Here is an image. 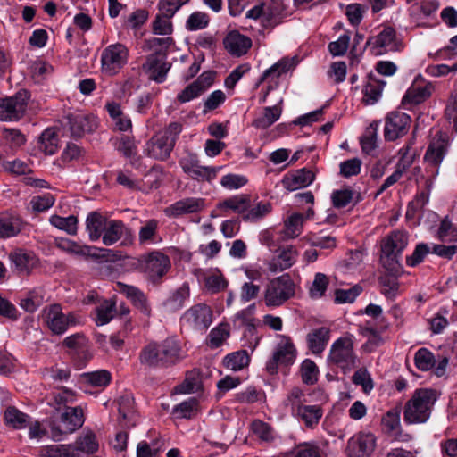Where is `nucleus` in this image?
Instances as JSON below:
<instances>
[{
  "instance_id": "4d7b16f0",
  "label": "nucleus",
  "mask_w": 457,
  "mask_h": 457,
  "mask_svg": "<svg viewBox=\"0 0 457 457\" xmlns=\"http://www.w3.org/2000/svg\"><path fill=\"white\" fill-rule=\"evenodd\" d=\"M300 371L304 384L313 385L318 381L319 368L313 361L305 359L301 364Z\"/></svg>"
},
{
  "instance_id": "9d476101",
  "label": "nucleus",
  "mask_w": 457,
  "mask_h": 457,
  "mask_svg": "<svg viewBox=\"0 0 457 457\" xmlns=\"http://www.w3.org/2000/svg\"><path fill=\"white\" fill-rule=\"evenodd\" d=\"M30 93L20 90L14 96L0 99V120H18L25 113Z\"/></svg>"
},
{
  "instance_id": "052dcab7",
  "label": "nucleus",
  "mask_w": 457,
  "mask_h": 457,
  "mask_svg": "<svg viewBox=\"0 0 457 457\" xmlns=\"http://www.w3.org/2000/svg\"><path fill=\"white\" fill-rule=\"evenodd\" d=\"M401 410L398 407L389 410L382 417L381 423L387 433H393L401 428Z\"/></svg>"
},
{
  "instance_id": "a878e982",
  "label": "nucleus",
  "mask_w": 457,
  "mask_h": 457,
  "mask_svg": "<svg viewBox=\"0 0 457 457\" xmlns=\"http://www.w3.org/2000/svg\"><path fill=\"white\" fill-rule=\"evenodd\" d=\"M225 49L232 55L241 56L252 46V40L238 31H230L223 40Z\"/></svg>"
},
{
  "instance_id": "bb28decb",
  "label": "nucleus",
  "mask_w": 457,
  "mask_h": 457,
  "mask_svg": "<svg viewBox=\"0 0 457 457\" xmlns=\"http://www.w3.org/2000/svg\"><path fill=\"white\" fill-rule=\"evenodd\" d=\"M112 381V374L106 370H98L92 372H85L79 377V383L86 393L92 394L87 386L97 387L100 390L104 389Z\"/></svg>"
},
{
  "instance_id": "aec40b11",
  "label": "nucleus",
  "mask_w": 457,
  "mask_h": 457,
  "mask_svg": "<svg viewBox=\"0 0 457 457\" xmlns=\"http://www.w3.org/2000/svg\"><path fill=\"white\" fill-rule=\"evenodd\" d=\"M448 151L447 140L442 138H434L428 145L425 155V162L435 170H431L433 178H436L439 172V166L445 157Z\"/></svg>"
},
{
  "instance_id": "2eb2a0df",
  "label": "nucleus",
  "mask_w": 457,
  "mask_h": 457,
  "mask_svg": "<svg viewBox=\"0 0 457 457\" xmlns=\"http://www.w3.org/2000/svg\"><path fill=\"white\" fill-rule=\"evenodd\" d=\"M64 119L63 126L69 129L73 138L82 137L87 133H92L97 128V120L94 115L71 113Z\"/></svg>"
},
{
  "instance_id": "72a5a7b5",
  "label": "nucleus",
  "mask_w": 457,
  "mask_h": 457,
  "mask_svg": "<svg viewBox=\"0 0 457 457\" xmlns=\"http://www.w3.org/2000/svg\"><path fill=\"white\" fill-rule=\"evenodd\" d=\"M189 285L187 283H183L165 300L163 303L165 309L170 312H175L180 310L185 305V302L189 298Z\"/></svg>"
},
{
  "instance_id": "412c9836",
  "label": "nucleus",
  "mask_w": 457,
  "mask_h": 457,
  "mask_svg": "<svg viewBox=\"0 0 457 457\" xmlns=\"http://www.w3.org/2000/svg\"><path fill=\"white\" fill-rule=\"evenodd\" d=\"M432 89L433 86L430 82H424L420 76H418L403 96L402 104L404 106L420 104L431 96Z\"/></svg>"
},
{
  "instance_id": "8fccbe9b",
  "label": "nucleus",
  "mask_w": 457,
  "mask_h": 457,
  "mask_svg": "<svg viewBox=\"0 0 457 457\" xmlns=\"http://www.w3.org/2000/svg\"><path fill=\"white\" fill-rule=\"evenodd\" d=\"M355 196V203H358L361 200L360 194L351 188H344L334 191L331 195V200L336 208H344L347 206Z\"/></svg>"
},
{
  "instance_id": "c756f323",
  "label": "nucleus",
  "mask_w": 457,
  "mask_h": 457,
  "mask_svg": "<svg viewBox=\"0 0 457 457\" xmlns=\"http://www.w3.org/2000/svg\"><path fill=\"white\" fill-rule=\"evenodd\" d=\"M24 227L22 220L15 215L3 213L0 215V238L17 236Z\"/></svg>"
},
{
  "instance_id": "e2e57ef3",
  "label": "nucleus",
  "mask_w": 457,
  "mask_h": 457,
  "mask_svg": "<svg viewBox=\"0 0 457 457\" xmlns=\"http://www.w3.org/2000/svg\"><path fill=\"white\" fill-rule=\"evenodd\" d=\"M158 221L156 220H149L140 228L138 233V240L141 244L154 243L157 235Z\"/></svg>"
},
{
  "instance_id": "0e129e2a",
  "label": "nucleus",
  "mask_w": 457,
  "mask_h": 457,
  "mask_svg": "<svg viewBox=\"0 0 457 457\" xmlns=\"http://www.w3.org/2000/svg\"><path fill=\"white\" fill-rule=\"evenodd\" d=\"M361 286L355 285L348 289H337L335 291V303H352L356 297L361 293Z\"/></svg>"
},
{
  "instance_id": "5701e85b",
  "label": "nucleus",
  "mask_w": 457,
  "mask_h": 457,
  "mask_svg": "<svg viewBox=\"0 0 457 457\" xmlns=\"http://www.w3.org/2000/svg\"><path fill=\"white\" fill-rule=\"evenodd\" d=\"M376 440L372 434H362L349 440L348 457H369L374 451Z\"/></svg>"
},
{
  "instance_id": "b1692460",
  "label": "nucleus",
  "mask_w": 457,
  "mask_h": 457,
  "mask_svg": "<svg viewBox=\"0 0 457 457\" xmlns=\"http://www.w3.org/2000/svg\"><path fill=\"white\" fill-rule=\"evenodd\" d=\"M9 259L20 275H29L38 265V258L32 252L18 250L9 254Z\"/></svg>"
},
{
  "instance_id": "1a4fd4ad",
  "label": "nucleus",
  "mask_w": 457,
  "mask_h": 457,
  "mask_svg": "<svg viewBox=\"0 0 457 457\" xmlns=\"http://www.w3.org/2000/svg\"><path fill=\"white\" fill-rule=\"evenodd\" d=\"M179 164L182 170L192 179L199 182H212L217 177L221 167L203 166L200 163L198 156L193 153H187L179 161Z\"/></svg>"
},
{
  "instance_id": "49530a36",
  "label": "nucleus",
  "mask_w": 457,
  "mask_h": 457,
  "mask_svg": "<svg viewBox=\"0 0 457 457\" xmlns=\"http://www.w3.org/2000/svg\"><path fill=\"white\" fill-rule=\"evenodd\" d=\"M387 328V324L381 326L379 329H377L372 326L363 328L362 335L367 337V342L364 346L368 348L369 351H373L375 348L381 345L384 343L381 333L386 331Z\"/></svg>"
},
{
  "instance_id": "ea45409f",
  "label": "nucleus",
  "mask_w": 457,
  "mask_h": 457,
  "mask_svg": "<svg viewBox=\"0 0 457 457\" xmlns=\"http://www.w3.org/2000/svg\"><path fill=\"white\" fill-rule=\"evenodd\" d=\"M124 230L125 225L121 220H108L102 235L103 243L105 245H112L115 244L122 237Z\"/></svg>"
},
{
  "instance_id": "7ed1b4c3",
  "label": "nucleus",
  "mask_w": 457,
  "mask_h": 457,
  "mask_svg": "<svg viewBox=\"0 0 457 457\" xmlns=\"http://www.w3.org/2000/svg\"><path fill=\"white\" fill-rule=\"evenodd\" d=\"M408 245V236L403 231H393L381 244V262L390 272H397L400 267L402 252Z\"/></svg>"
},
{
  "instance_id": "774afa93",
  "label": "nucleus",
  "mask_w": 457,
  "mask_h": 457,
  "mask_svg": "<svg viewBox=\"0 0 457 457\" xmlns=\"http://www.w3.org/2000/svg\"><path fill=\"white\" fill-rule=\"evenodd\" d=\"M172 22L170 17L164 16L162 12L155 16L153 21V32L155 35H170L172 33Z\"/></svg>"
},
{
  "instance_id": "cd10ccee",
  "label": "nucleus",
  "mask_w": 457,
  "mask_h": 457,
  "mask_svg": "<svg viewBox=\"0 0 457 457\" xmlns=\"http://www.w3.org/2000/svg\"><path fill=\"white\" fill-rule=\"evenodd\" d=\"M330 338V329L320 327L312 329L306 336V342L309 350L315 355L321 354L325 350Z\"/></svg>"
},
{
  "instance_id": "393cba45",
  "label": "nucleus",
  "mask_w": 457,
  "mask_h": 457,
  "mask_svg": "<svg viewBox=\"0 0 457 457\" xmlns=\"http://www.w3.org/2000/svg\"><path fill=\"white\" fill-rule=\"evenodd\" d=\"M298 252L293 245H287L279 251L278 256L272 258L268 263L270 272L277 273L292 267L296 262Z\"/></svg>"
},
{
  "instance_id": "09e8293b",
  "label": "nucleus",
  "mask_w": 457,
  "mask_h": 457,
  "mask_svg": "<svg viewBox=\"0 0 457 457\" xmlns=\"http://www.w3.org/2000/svg\"><path fill=\"white\" fill-rule=\"evenodd\" d=\"M41 457H71L76 455V450L70 445H54L41 447Z\"/></svg>"
},
{
  "instance_id": "58836bf2",
  "label": "nucleus",
  "mask_w": 457,
  "mask_h": 457,
  "mask_svg": "<svg viewBox=\"0 0 457 457\" xmlns=\"http://www.w3.org/2000/svg\"><path fill=\"white\" fill-rule=\"evenodd\" d=\"M385 85V81L378 80L374 77L370 76L362 89L365 104H374L377 103L381 96Z\"/></svg>"
},
{
  "instance_id": "603ef678",
  "label": "nucleus",
  "mask_w": 457,
  "mask_h": 457,
  "mask_svg": "<svg viewBox=\"0 0 457 457\" xmlns=\"http://www.w3.org/2000/svg\"><path fill=\"white\" fill-rule=\"evenodd\" d=\"M271 204L269 202H259L254 206L247 210V212L243 216V220L245 221L255 222L271 212Z\"/></svg>"
},
{
  "instance_id": "7c9ffc66",
  "label": "nucleus",
  "mask_w": 457,
  "mask_h": 457,
  "mask_svg": "<svg viewBox=\"0 0 457 457\" xmlns=\"http://www.w3.org/2000/svg\"><path fill=\"white\" fill-rule=\"evenodd\" d=\"M5 426L16 430L26 428L30 424L31 417L14 406H8L4 412Z\"/></svg>"
},
{
  "instance_id": "4c0bfd02",
  "label": "nucleus",
  "mask_w": 457,
  "mask_h": 457,
  "mask_svg": "<svg viewBox=\"0 0 457 457\" xmlns=\"http://www.w3.org/2000/svg\"><path fill=\"white\" fill-rule=\"evenodd\" d=\"M105 109L113 120L115 128L120 131H128L132 127V122L128 115H125L120 104L110 102L105 104Z\"/></svg>"
},
{
  "instance_id": "13d9d810",
  "label": "nucleus",
  "mask_w": 457,
  "mask_h": 457,
  "mask_svg": "<svg viewBox=\"0 0 457 457\" xmlns=\"http://www.w3.org/2000/svg\"><path fill=\"white\" fill-rule=\"evenodd\" d=\"M328 284L329 279L324 273H316L309 289L310 296L314 299L321 298L325 295Z\"/></svg>"
},
{
  "instance_id": "c9c22d12",
  "label": "nucleus",
  "mask_w": 457,
  "mask_h": 457,
  "mask_svg": "<svg viewBox=\"0 0 457 457\" xmlns=\"http://www.w3.org/2000/svg\"><path fill=\"white\" fill-rule=\"evenodd\" d=\"M107 221L108 220L99 212L88 213L86 226L91 241H96L102 237Z\"/></svg>"
},
{
  "instance_id": "9b49d317",
  "label": "nucleus",
  "mask_w": 457,
  "mask_h": 457,
  "mask_svg": "<svg viewBox=\"0 0 457 457\" xmlns=\"http://www.w3.org/2000/svg\"><path fill=\"white\" fill-rule=\"evenodd\" d=\"M128 57L129 50L124 45L116 43L108 46L101 55L102 71L109 76L117 74L128 62Z\"/></svg>"
},
{
  "instance_id": "4be33fe9",
  "label": "nucleus",
  "mask_w": 457,
  "mask_h": 457,
  "mask_svg": "<svg viewBox=\"0 0 457 457\" xmlns=\"http://www.w3.org/2000/svg\"><path fill=\"white\" fill-rule=\"evenodd\" d=\"M205 208V199L201 197L183 198L170 204L165 213L170 217H179L186 214L197 213Z\"/></svg>"
},
{
  "instance_id": "6e6552de",
  "label": "nucleus",
  "mask_w": 457,
  "mask_h": 457,
  "mask_svg": "<svg viewBox=\"0 0 457 457\" xmlns=\"http://www.w3.org/2000/svg\"><path fill=\"white\" fill-rule=\"evenodd\" d=\"M84 423L83 411L80 407H66L60 420L51 426V435L54 440L60 441L62 436L73 433Z\"/></svg>"
},
{
  "instance_id": "f704fd0d",
  "label": "nucleus",
  "mask_w": 457,
  "mask_h": 457,
  "mask_svg": "<svg viewBox=\"0 0 457 457\" xmlns=\"http://www.w3.org/2000/svg\"><path fill=\"white\" fill-rule=\"evenodd\" d=\"M307 428H314L320 422L323 415V411L320 405L305 404L300 407L295 413Z\"/></svg>"
},
{
  "instance_id": "79ce46f5",
  "label": "nucleus",
  "mask_w": 457,
  "mask_h": 457,
  "mask_svg": "<svg viewBox=\"0 0 457 457\" xmlns=\"http://www.w3.org/2000/svg\"><path fill=\"white\" fill-rule=\"evenodd\" d=\"M56 246L67 253L78 256L88 257L93 255L92 250L94 247L86 245H80L68 238H60L56 244Z\"/></svg>"
},
{
  "instance_id": "c03bdc74",
  "label": "nucleus",
  "mask_w": 457,
  "mask_h": 457,
  "mask_svg": "<svg viewBox=\"0 0 457 457\" xmlns=\"http://www.w3.org/2000/svg\"><path fill=\"white\" fill-rule=\"evenodd\" d=\"M304 217L303 213L295 212L285 221L284 237L295 238L303 230Z\"/></svg>"
},
{
  "instance_id": "864d4df0",
  "label": "nucleus",
  "mask_w": 457,
  "mask_h": 457,
  "mask_svg": "<svg viewBox=\"0 0 457 457\" xmlns=\"http://www.w3.org/2000/svg\"><path fill=\"white\" fill-rule=\"evenodd\" d=\"M229 325L227 323H221L210 331L208 335V345L212 348H217L223 344V342L229 337Z\"/></svg>"
},
{
  "instance_id": "680f3d73",
  "label": "nucleus",
  "mask_w": 457,
  "mask_h": 457,
  "mask_svg": "<svg viewBox=\"0 0 457 457\" xmlns=\"http://www.w3.org/2000/svg\"><path fill=\"white\" fill-rule=\"evenodd\" d=\"M431 253V247L428 244L420 243L416 245L413 253L406 257V264L410 267H416Z\"/></svg>"
},
{
  "instance_id": "e433bc0d",
  "label": "nucleus",
  "mask_w": 457,
  "mask_h": 457,
  "mask_svg": "<svg viewBox=\"0 0 457 457\" xmlns=\"http://www.w3.org/2000/svg\"><path fill=\"white\" fill-rule=\"evenodd\" d=\"M281 104L282 100H280L279 104L277 105L265 107L262 114L253 120V126L259 129H266L270 128L281 116Z\"/></svg>"
},
{
  "instance_id": "4468645a",
  "label": "nucleus",
  "mask_w": 457,
  "mask_h": 457,
  "mask_svg": "<svg viewBox=\"0 0 457 457\" xmlns=\"http://www.w3.org/2000/svg\"><path fill=\"white\" fill-rule=\"evenodd\" d=\"M180 322L192 329L206 330L212 322V311L205 303L195 304L183 313Z\"/></svg>"
},
{
  "instance_id": "473e14b6",
  "label": "nucleus",
  "mask_w": 457,
  "mask_h": 457,
  "mask_svg": "<svg viewBox=\"0 0 457 457\" xmlns=\"http://www.w3.org/2000/svg\"><path fill=\"white\" fill-rule=\"evenodd\" d=\"M251 206V198L248 195H238L228 197L218 204L217 207L224 212L231 210L236 213L243 214L247 212Z\"/></svg>"
},
{
  "instance_id": "5fc2aeb1",
  "label": "nucleus",
  "mask_w": 457,
  "mask_h": 457,
  "mask_svg": "<svg viewBox=\"0 0 457 457\" xmlns=\"http://www.w3.org/2000/svg\"><path fill=\"white\" fill-rule=\"evenodd\" d=\"M414 361L417 369L421 371H428L436 365V360L429 350L420 348L415 353Z\"/></svg>"
},
{
  "instance_id": "dca6fc26",
  "label": "nucleus",
  "mask_w": 457,
  "mask_h": 457,
  "mask_svg": "<svg viewBox=\"0 0 457 457\" xmlns=\"http://www.w3.org/2000/svg\"><path fill=\"white\" fill-rule=\"evenodd\" d=\"M165 59V54L155 52L148 55L143 64V70L148 74L149 79L157 83H162L166 80L167 73L170 69L171 65Z\"/></svg>"
},
{
  "instance_id": "a211bd4d",
  "label": "nucleus",
  "mask_w": 457,
  "mask_h": 457,
  "mask_svg": "<svg viewBox=\"0 0 457 457\" xmlns=\"http://www.w3.org/2000/svg\"><path fill=\"white\" fill-rule=\"evenodd\" d=\"M295 67V63L293 60L287 59V58H282L273 65H271L270 68L266 69L262 76L260 77L258 82L256 83V86L259 87L263 82H268L270 85L267 87V89L264 93V96L262 99V102H265L267 96L269 93L274 88L272 84L275 85L278 84V79L280 76L283 74H286L287 71H289L291 69Z\"/></svg>"
},
{
  "instance_id": "39448f33",
  "label": "nucleus",
  "mask_w": 457,
  "mask_h": 457,
  "mask_svg": "<svg viewBox=\"0 0 457 457\" xmlns=\"http://www.w3.org/2000/svg\"><path fill=\"white\" fill-rule=\"evenodd\" d=\"M295 295V283L288 274L271 279L266 286L264 302L269 307H278Z\"/></svg>"
},
{
  "instance_id": "37998d69",
  "label": "nucleus",
  "mask_w": 457,
  "mask_h": 457,
  "mask_svg": "<svg viewBox=\"0 0 457 457\" xmlns=\"http://www.w3.org/2000/svg\"><path fill=\"white\" fill-rule=\"evenodd\" d=\"M263 7V4L253 6L246 12L245 17L253 20L262 18V26L265 28L274 26L277 23L275 21L276 13L271 7H268L266 10Z\"/></svg>"
},
{
  "instance_id": "6e6d98bb",
  "label": "nucleus",
  "mask_w": 457,
  "mask_h": 457,
  "mask_svg": "<svg viewBox=\"0 0 457 457\" xmlns=\"http://www.w3.org/2000/svg\"><path fill=\"white\" fill-rule=\"evenodd\" d=\"M40 149L46 154H54L58 149V137L55 131L46 129L40 136Z\"/></svg>"
},
{
  "instance_id": "f257e3e1",
  "label": "nucleus",
  "mask_w": 457,
  "mask_h": 457,
  "mask_svg": "<svg viewBox=\"0 0 457 457\" xmlns=\"http://www.w3.org/2000/svg\"><path fill=\"white\" fill-rule=\"evenodd\" d=\"M182 348L175 337H167L162 341H150L145 345L139 353L141 366L149 370L168 369L183 359Z\"/></svg>"
},
{
  "instance_id": "f03ea898",
  "label": "nucleus",
  "mask_w": 457,
  "mask_h": 457,
  "mask_svg": "<svg viewBox=\"0 0 457 457\" xmlns=\"http://www.w3.org/2000/svg\"><path fill=\"white\" fill-rule=\"evenodd\" d=\"M438 398L439 394L435 389H416L403 406V421L408 425L426 423Z\"/></svg>"
},
{
  "instance_id": "0eeeda50",
  "label": "nucleus",
  "mask_w": 457,
  "mask_h": 457,
  "mask_svg": "<svg viewBox=\"0 0 457 457\" xmlns=\"http://www.w3.org/2000/svg\"><path fill=\"white\" fill-rule=\"evenodd\" d=\"M370 47L375 55H383L387 53L403 51L404 45L397 37L394 28L385 27L377 36L370 37L366 41L365 47Z\"/></svg>"
},
{
  "instance_id": "20e7f679",
  "label": "nucleus",
  "mask_w": 457,
  "mask_h": 457,
  "mask_svg": "<svg viewBox=\"0 0 457 457\" xmlns=\"http://www.w3.org/2000/svg\"><path fill=\"white\" fill-rule=\"evenodd\" d=\"M136 268L153 284H159L170 269V258L162 253L152 252L137 260Z\"/></svg>"
},
{
  "instance_id": "a19ab883",
  "label": "nucleus",
  "mask_w": 457,
  "mask_h": 457,
  "mask_svg": "<svg viewBox=\"0 0 457 457\" xmlns=\"http://www.w3.org/2000/svg\"><path fill=\"white\" fill-rule=\"evenodd\" d=\"M71 447L76 450V455L71 457H80L81 453H96L98 449V442L96 441V437L94 433L87 432L78 437L76 442L71 445Z\"/></svg>"
},
{
  "instance_id": "69168bd1",
  "label": "nucleus",
  "mask_w": 457,
  "mask_h": 457,
  "mask_svg": "<svg viewBox=\"0 0 457 457\" xmlns=\"http://www.w3.org/2000/svg\"><path fill=\"white\" fill-rule=\"evenodd\" d=\"M209 24V17L202 12H195L189 15L186 22V29L195 31L206 28Z\"/></svg>"
},
{
  "instance_id": "6ab92c4d",
  "label": "nucleus",
  "mask_w": 457,
  "mask_h": 457,
  "mask_svg": "<svg viewBox=\"0 0 457 457\" xmlns=\"http://www.w3.org/2000/svg\"><path fill=\"white\" fill-rule=\"evenodd\" d=\"M410 115L395 112L387 115L385 125V138L394 141L399 137L405 135L411 123Z\"/></svg>"
},
{
  "instance_id": "c85d7f7f",
  "label": "nucleus",
  "mask_w": 457,
  "mask_h": 457,
  "mask_svg": "<svg viewBox=\"0 0 457 457\" xmlns=\"http://www.w3.org/2000/svg\"><path fill=\"white\" fill-rule=\"evenodd\" d=\"M313 180V172L306 169H301L291 176H285L282 179V185L288 191H295L308 187Z\"/></svg>"
},
{
  "instance_id": "ddd939ff",
  "label": "nucleus",
  "mask_w": 457,
  "mask_h": 457,
  "mask_svg": "<svg viewBox=\"0 0 457 457\" xmlns=\"http://www.w3.org/2000/svg\"><path fill=\"white\" fill-rule=\"evenodd\" d=\"M43 320L54 335H62L70 326L76 323L75 316L72 313L65 315L60 304L46 307L43 311Z\"/></svg>"
},
{
  "instance_id": "bf43d9fd",
  "label": "nucleus",
  "mask_w": 457,
  "mask_h": 457,
  "mask_svg": "<svg viewBox=\"0 0 457 457\" xmlns=\"http://www.w3.org/2000/svg\"><path fill=\"white\" fill-rule=\"evenodd\" d=\"M253 433L262 441L272 442L275 439L273 428L268 423L255 420L251 425Z\"/></svg>"
},
{
  "instance_id": "423d86ee",
  "label": "nucleus",
  "mask_w": 457,
  "mask_h": 457,
  "mask_svg": "<svg viewBox=\"0 0 457 457\" xmlns=\"http://www.w3.org/2000/svg\"><path fill=\"white\" fill-rule=\"evenodd\" d=\"M328 361L335 364L345 371L356 367L357 356L353 352V342L351 337H339L330 347Z\"/></svg>"
},
{
  "instance_id": "2f4dec72",
  "label": "nucleus",
  "mask_w": 457,
  "mask_h": 457,
  "mask_svg": "<svg viewBox=\"0 0 457 457\" xmlns=\"http://www.w3.org/2000/svg\"><path fill=\"white\" fill-rule=\"evenodd\" d=\"M116 290L130 299L133 304L142 312H147L149 311L146 297L139 288L122 282H117Z\"/></svg>"
},
{
  "instance_id": "de8ad7c7",
  "label": "nucleus",
  "mask_w": 457,
  "mask_h": 457,
  "mask_svg": "<svg viewBox=\"0 0 457 457\" xmlns=\"http://www.w3.org/2000/svg\"><path fill=\"white\" fill-rule=\"evenodd\" d=\"M198 401L195 397H190L187 400L174 406L172 414L177 419H191L197 412Z\"/></svg>"
},
{
  "instance_id": "338daca9",
  "label": "nucleus",
  "mask_w": 457,
  "mask_h": 457,
  "mask_svg": "<svg viewBox=\"0 0 457 457\" xmlns=\"http://www.w3.org/2000/svg\"><path fill=\"white\" fill-rule=\"evenodd\" d=\"M115 312V304L113 303L104 302L96 309V325L107 324L113 318Z\"/></svg>"
},
{
  "instance_id": "f8f14e48",
  "label": "nucleus",
  "mask_w": 457,
  "mask_h": 457,
  "mask_svg": "<svg viewBox=\"0 0 457 457\" xmlns=\"http://www.w3.org/2000/svg\"><path fill=\"white\" fill-rule=\"evenodd\" d=\"M296 357V349L291 338L287 336H281V340L278 344L272 357L266 363V370L274 375L278 372V365H291Z\"/></svg>"
},
{
  "instance_id": "3c124183",
  "label": "nucleus",
  "mask_w": 457,
  "mask_h": 457,
  "mask_svg": "<svg viewBox=\"0 0 457 457\" xmlns=\"http://www.w3.org/2000/svg\"><path fill=\"white\" fill-rule=\"evenodd\" d=\"M49 222L56 228L66 231L69 235H76L77 233L78 220L74 215L68 217L52 215L49 219Z\"/></svg>"
},
{
  "instance_id": "f3484780",
  "label": "nucleus",
  "mask_w": 457,
  "mask_h": 457,
  "mask_svg": "<svg viewBox=\"0 0 457 457\" xmlns=\"http://www.w3.org/2000/svg\"><path fill=\"white\" fill-rule=\"evenodd\" d=\"M174 145L172 138L157 133L146 142L144 153L155 160L165 161L170 157Z\"/></svg>"
},
{
  "instance_id": "a18cd8bd",
  "label": "nucleus",
  "mask_w": 457,
  "mask_h": 457,
  "mask_svg": "<svg viewBox=\"0 0 457 457\" xmlns=\"http://www.w3.org/2000/svg\"><path fill=\"white\" fill-rule=\"evenodd\" d=\"M250 357L245 350L234 352L225 356L223 364L228 369L237 371L248 365Z\"/></svg>"
}]
</instances>
